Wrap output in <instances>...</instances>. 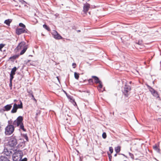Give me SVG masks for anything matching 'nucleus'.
Here are the masks:
<instances>
[{
	"label": "nucleus",
	"instance_id": "f257e3e1",
	"mask_svg": "<svg viewBox=\"0 0 161 161\" xmlns=\"http://www.w3.org/2000/svg\"><path fill=\"white\" fill-rule=\"evenodd\" d=\"M23 118L22 116H19L12 123L14 126L19 127V130H22L24 132L26 131V130L24 127L23 122Z\"/></svg>",
	"mask_w": 161,
	"mask_h": 161
},
{
	"label": "nucleus",
	"instance_id": "f03ea898",
	"mask_svg": "<svg viewBox=\"0 0 161 161\" xmlns=\"http://www.w3.org/2000/svg\"><path fill=\"white\" fill-rule=\"evenodd\" d=\"M15 127L12 123V120H8V125L5 129V135L9 136L11 135L14 130Z\"/></svg>",
	"mask_w": 161,
	"mask_h": 161
},
{
	"label": "nucleus",
	"instance_id": "7ed1b4c3",
	"mask_svg": "<svg viewBox=\"0 0 161 161\" xmlns=\"http://www.w3.org/2000/svg\"><path fill=\"white\" fill-rule=\"evenodd\" d=\"M23 156L22 151L18 150L13 154L12 158L13 161H20Z\"/></svg>",
	"mask_w": 161,
	"mask_h": 161
},
{
	"label": "nucleus",
	"instance_id": "20e7f679",
	"mask_svg": "<svg viewBox=\"0 0 161 161\" xmlns=\"http://www.w3.org/2000/svg\"><path fill=\"white\" fill-rule=\"evenodd\" d=\"M17 143V141L15 136H14V134L11 136L8 142V145L13 147H14Z\"/></svg>",
	"mask_w": 161,
	"mask_h": 161
},
{
	"label": "nucleus",
	"instance_id": "39448f33",
	"mask_svg": "<svg viewBox=\"0 0 161 161\" xmlns=\"http://www.w3.org/2000/svg\"><path fill=\"white\" fill-rule=\"evenodd\" d=\"M131 90V87L128 85L125 84L124 87V90L122 91V93L125 97H128L130 93V91Z\"/></svg>",
	"mask_w": 161,
	"mask_h": 161
},
{
	"label": "nucleus",
	"instance_id": "423d86ee",
	"mask_svg": "<svg viewBox=\"0 0 161 161\" xmlns=\"http://www.w3.org/2000/svg\"><path fill=\"white\" fill-rule=\"evenodd\" d=\"M92 77L94 79V83L96 84H99L98 87L101 89L103 87V85L102 81L99 80V78L96 76H92Z\"/></svg>",
	"mask_w": 161,
	"mask_h": 161
},
{
	"label": "nucleus",
	"instance_id": "0eeeda50",
	"mask_svg": "<svg viewBox=\"0 0 161 161\" xmlns=\"http://www.w3.org/2000/svg\"><path fill=\"white\" fill-rule=\"evenodd\" d=\"M3 153L5 155L8 156V158L9 159L13 154L12 152L7 148L4 147Z\"/></svg>",
	"mask_w": 161,
	"mask_h": 161
},
{
	"label": "nucleus",
	"instance_id": "6e6552de",
	"mask_svg": "<svg viewBox=\"0 0 161 161\" xmlns=\"http://www.w3.org/2000/svg\"><path fill=\"white\" fill-rule=\"evenodd\" d=\"M25 47H28V45H26V42H25L23 41H22L18 44V46L15 49V50L18 51L19 50L21 49L22 48H24Z\"/></svg>",
	"mask_w": 161,
	"mask_h": 161
},
{
	"label": "nucleus",
	"instance_id": "1a4fd4ad",
	"mask_svg": "<svg viewBox=\"0 0 161 161\" xmlns=\"http://www.w3.org/2000/svg\"><path fill=\"white\" fill-rule=\"evenodd\" d=\"M52 34L53 37L56 39L59 40L62 38V36L55 30L53 31Z\"/></svg>",
	"mask_w": 161,
	"mask_h": 161
},
{
	"label": "nucleus",
	"instance_id": "9d476101",
	"mask_svg": "<svg viewBox=\"0 0 161 161\" xmlns=\"http://www.w3.org/2000/svg\"><path fill=\"white\" fill-rule=\"evenodd\" d=\"M25 30L24 28H17L15 31V33L18 35L24 33Z\"/></svg>",
	"mask_w": 161,
	"mask_h": 161
},
{
	"label": "nucleus",
	"instance_id": "9b49d317",
	"mask_svg": "<svg viewBox=\"0 0 161 161\" xmlns=\"http://www.w3.org/2000/svg\"><path fill=\"white\" fill-rule=\"evenodd\" d=\"M12 104H10L5 106L2 110L3 111H9L12 107Z\"/></svg>",
	"mask_w": 161,
	"mask_h": 161
},
{
	"label": "nucleus",
	"instance_id": "f8f14e48",
	"mask_svg": "<svg viewBox=\"0 0 161 161\" xmlns=\"http://www.w3.org/2000/svg\"><path fill=\"white\" fill-rule=\"evenodd\" d=\"M90 7V4L87 3L84 4L83 6V11L85 13H86Z\"/></svg>",
	"mask_w": 161,
	"mask_h": 161
},
{
	"label": "nucleus",
	"instance_id": "ddd939ff",
	"mask_svg": "<svg viewBox=\"0 0 161 161\" xmlns=\"http://www.w3.org/2000/svg\"><path fill=\"white\" fill-rule=\"evenodd\" d=\"M146 85L152 95L157 91L148 85L146 84Z\"/></svg>",
	"mask_w": 161,
	"mask_h": 161
},
{
	"label": "nucleus",
	"instance_id": "4468645a",
	"mask_svg": "<svg viewBox=\"0 0 161 161\" xmlns=\"http://www.w3.org/2000/svg\"><path fill=\"white\" fill-rule=\"evenodd\" d=\"M19 56V54H15L9 58V59L12 62H14V60L18 58Z\"/></svg>",
	"mask_w": 161,
	"mask_h": 161
},
{
	"label": "nucleus",
	"instance_id": "2eb2a0df",
	"mask_svg": "<svg viewBox=\"0 0 161 161\" xmlns=\"http://www.w3.org/2000/svg\"><path fill=\"white\" fill-rule=\"evenodd\" d=\"M19 104H17L16 103H14V104L15 105V106L18 108H23V103L21 100H19Z\"/></svg>",
	"mask_w": 161,
	"mask_h": 161
},
{
	"label": "nucleus",
	"instance_id": "dca6fc26",
	"mask_svg": "<svg viewBox=\"0 0 161 161\" xmlns=\"http://www.w3.org/2000/svg\"><path fill=\"white\" fill-rule=\"evenodd\" d=\"M0 161H9V160L8 157L1 155L0 156Z\"/></svg>",
	"mask_w": 161,
	"mask_h": 161
},
{
	"label": "nucleus",
	"instance_id": "f3484780",
	"mask_svg": "<svg viewBox=\"0 0 161 161\" xmlns=\"http://www.w3.org/2000/svg\"><path fill=\"white\" fill-rule=\"evenodd\" d=\"M19 68V67H18V68H17L16 67L14 66L13 68L12 69L10 74L14 75L15 74V72Z\"/></svg>",
	"mask_w": 161,
	"mask_h": 161
},
{
	"label": "nucleus",
	"instance_id": "a211bd4d",
	"mask_svg": "<svg viewBox=\"0 0 161 161\" xmlns=\"http://www.w3.org/2000/svg\"><path fill=\"white\" fill-rule=\"evenodd\" d=\"M17 109L18 108L15 106V105L14 104L13 108L11 110V112L13 114L16 113L17 111Z\"/></svg>",
	"mask_w": 161,
	"mask_h": 161
},
{
	"label": "nucleus",
	"instance_id": "6ab92c4d",
	"mask_svg": "<svg viewBox=\"0 0 161 161\" xmlns=\"http://www.w3.org/2000/svg\"><path fill=\"white\" fill-rule=\"evenodd\" d=\"M153 148L154 150L157 152L158 153H160V149L158 147L157 145H155V146H153Z\"/></svg>",
	"mask_w": 161,
	"mask_h": 161
},
{
	"label": "nucleus",
	"instance_id": "aec40b11",
	"mask_svg": "<svg viewBox=\"0 0 161 161\" xmlns=\"http://www.w3.org/2000/svg\"><path fill=\"white\" fill-rule=\"evenodd\" d=\"M21 135L22 137L24 138L26 140L25 142H29V139L27 135V134H22L21 133Z\"/></svg>",
	"mask_w": 161,
	"mask_h": 161
},
{
	"label": "nucleus",
	"instance_id": "412c9836",
	"mask_svg": "<svg viewBox=\"0 0 161 161\" xmlns=\"http://www.w3.org/2000/svg\"><path fill=\"white\" fill-rule=\"evenodd\" d=\"M12 20L10 19H8L4 21V23L8 26H10V24Z\"/></svg>",
	"mask_w": 161,
	"mask_h": 161
},
{
	"label": "nucleus",
	"instance_id": "4be33fe9",
	"mask_svg": "<svg viewBox=\"0 0 161 161\" xmlns=\"http://www.w3.org/2000/svg\"><path fill=\"white\" fill-rule=\"evenodd\" d=\"M27 48H28V47H24V48H23V49L21 50V51L20 52L19 55H22L23 54H24L26 52Z\"/></svg>",
	"mask_w": 161,
	"mask_h": 161
},
{
	"label": "nucleus",
	"instance_id": "5701e85b",
	"mask_svg": "<svg viewBox=\"0 0 161 161\" xmlns=\"http://www.w3.org/2000/svg\"><path fill=\"white\" fill-rule=\"evenodd\" d=\"M152 95L155 97L156 98H158L159 100H160V98L159 97L158 92L157 91L154 93V94Z\"/></svg>",
	"mask_w": 161,
	"mask_h": 161
},
{
	"label": "nucleus",
	"instance_id": "b1692460",
	"mask_svg": "<svg viewBox=\"0 0 161 161\" xmlns=\"http://www.w3.org/2000/svg\"><path fill=\"white\" fill-rule=\"evenodd\" d=\"M43 27L44 28L47 30V31H51V29L50 27L46 24H44L43 25Z\"/></svg>",
	"mask_w": 161,
	"mask_h": 161
},
{
	"label": "nucleus",
	"instance_id": "393cba45",
	"mask_svg": "<svg viewBox=\"0 0 161 161\" xmlns=\"http://www.w3.org/2000/svg\"><path fill=\"white\" fill-rule=\"evenodd\" d=\"M120 150V147L119 146H118L115 148V150L116 153H118L119 152Z\"/></svg>",
	"mask_w": 161,
	"mask_h": 161
},
{
	"label": "nucleus",
	"instance_id": "a878e982",
	"mask_svg": "<svg viewBox=\"0 0 161 161\" xmlns=\"http://www.w3.org/2000/svg\"><path fill=\"white\" fill-rule=\"evenodd\" d=\"M27 92L29 93L28 95L29 97H32L34 96L33 92L31 90L28 91Z\"/></svg>",
	"mask_w": 161,
	"mask_h": 161
},
{
	"label": "nucleus",
	"instance_id": "bb28decb",
	"mask_svg": "<svg viewBox=\"0 0 161 161\" xmlns=\"http://www.w3.org/2000/svg\"><path fill=\"white\" fill-rule=\"evenodd\" d=\"M74 76L75 79L77 80L78 79L79 77V74L76 72H75Z\"/></svg>",
	"mask_w": 161,
	"mask_h": 161
},
{
	"label": "nucleus",
	"instance_id": "cd10ccee",
	"mask_svg": "<svg viewBox=\"0 0 161 161\" xmlns=\"http://www.w3.org/2000/svg\"><path fill=\"white\" fill-rule=\"evenodd\" d=\"M135 44H138L139 45H141L142 44V41L139 40L137 42H135Z\"/></svg>",
	"mask_w": 161,
	"mask_h": 161
},
{
	"label": "nucleus",
	"instance_id": "c85d7f7f",
	"mask_svg": "<svg viewBox=\"0 0 161 161\" xmlns=\"http://www.w3.org/2000/svg\"><path fill=\"white\" fill-rule=\"evenodd\" d=\"M19 140L21 141V143L22 144V145H21V146L25 145V141L23 139H22V138H20Z\"/></svg>",
	"mask_w": 161,
	"mask_h": 161
},
{
	"label": "nucleus",
	"instance_id": "c756f323",
	"mask_svg": "<svg viewBox=\"0 0 161 161\" xmlns=\"http://www.w3.org/2000/svg\"><path fill=\"white\" fill-rule=\"evenodd\" d=\"M107 154L108 156L109 159V161H111V159L112 158V156L111 153H110L109 152H107Z\"/></svg>",
	"mask_w": 161,
	"mask_h": 161
},
{
	"label": "nucleus",
	"instance_id": "7c9ffc66",
	"mask_svg": "<svg viewBox=\"0 0 161 161\" xmlns=\"http://www.w3.org/2000/svg\"><path fill=\"white\" fill-rule=\"evenodd\" d=\"M19 26L21 27V28H25V25L22 23H20L19 24Z\"/></svg>",
	"mask_w": 161,
	"mask_h": 161
},
{
	"label": "nucleus",
	"instance_id": "2f4dec72",
	"mask_svg": "<svg viewBox=\"0 0 161 161\" xmlns=\"http://www.w3.org/2000/svg\"><path fill=\"white\" fill-rule=\"evenodd\" d=\"M5 45V44L1 43L0 44V51H2V49L3 48Z\"/></svg>",
	"mask_w": 161,
	"mask_h": 161
},
{
	"label": "nucleus",
	"instance_id": "473e14b6",
	"mask_svg": "<svg viewBox=\"0 0 161 161\" xmlns=\"http://www.w3.org/2000/svg\"><path fill=\"white\" fill-rule=\"evenodd\" d=\"M14 75H13L11 74H10V79L9 81H12V80L14 78Z\"/></svg>",
	"mask_w": 161,
	"mask_h": 161
},
{
	"label": "nucleus",
	"instance_id": "72a5a7b5",
	"mask_svg": "<svg viewBox=\"0 0 161 161\" xmlns=\"http://www.w3.org/2000/svg\"><path fill=\"white\" fill-rule=\"evenodd\" d=\"M102 136L103 138L105 139L107 137V135L106 133L105 132H103L102 134Z\"/></svg>",
	"mask_w": 161,
	"mask_h": 161
},
{
	"label": "nucleus",
	"instance_id": "f704fd0d",
	"mask_svg": "<svg viewBox=\"0 0 161 161\" xmlns=\"http://www.w3.org/2000/svg\"><path fill=\"white\" fill-rule=\"evenodd\" d=\"M109 151L110 152V153H112L113 152V147H109Z\"/></svg>",
	"mask_w": 161,
	"mask_h": 161
},
{
	"label": "nucleus",
	"instance_id": "c9c22d12",
	"mask_svg": "<svg viewBox=\"0 0 161 161\" xmlns=\"http://www.w3.org/2000/svg\"><path fill=\"white\" fill-rule=\"evenodd\" d=\"M25 30V32L24 33H27L28 34H30V32L26 28V27L24 28Z\"/></svg>",
	"mask_w": 161,
	"mask_h": 161
},
{
	"label": "nucleus",
	"instance_id": "e433bc0d",
	"mask_svg": "<svg viewBox=\"0 0 161 161\" xmlns=\"http://www.w3.org/2000/svg\"><path fill=\"white\" fill-rule=\"evenodd\" d=\"M88 81L89 83L90 84H91V83L93 84V80L92 79H88Z\"/></svg>",
	"mask_w": 161,
	"mask_h": 161
},
{
	"label": "nucleus",
	"instance_id": "4c0bfd02",
	"mask_svg": "<svg viewBox=\"0 0 161 161\" xmlns=\"http://www.w3.org/2000/svg\"><path fill=\"white\" fill-rule=\"evenodd\" d=\"M70 99L71 101V102L72 103H74L75 102V99L72 97L70 98Z\"/></svg>",
	"mask_w": 161,
	"mask_h": 161
},
{
	"label": "nucleus",
	"instance_id": "58836bf2",
	"mask_svg": "<svg viewBox=\"0 0 161 161\" xmlns=\"http://www.w3.org/2000/svg\"><path fill=\"white\" fill-rule=\"evenodd\" d=\"M129 153V155L130 157L131 158H132V159H134V155H133V154L130 153V152Z\"/></svg>",
	"mask_w": 161,
	"mask_h": 161
},
{
	"label": "nucleus",
	"instance_id": "ea45409f",
	"mask_svg": "<svg viewBox=\"0 0 161 161\" xmlns=\"http://www.w3.org/2000/svg\"><path fill=\"white\" fill-rule=\"evenodd\" d=\"M10 83L9 85V87L10 88V89H12V81H9Z\"/></svg>",
	"mask_w": 161,
	"mask_h": 161
},
{
	"label": "nucleus",
	"instance_id": "a19ab883",
	"mask_svg": "<svg viewBox=\"0 0 161 161\" xmlns=\"http://www.w3.org/2000/svg\"><path fill=\"white\" fill-rule=\"evenodd\" d=\"M27 159L26 158H25L23 159H21L20 161H27Z\"/></svg>",
	"mask_w": 161,
	"mask_h": 161
},
{
	"label": "nucleus",
	"instance_id": "79ce46f5",
	"mask_svg": "<svg viewBox=\"0 0 161 161\" xmlns=\"http://www.w3.org/2000/svg\"><path fill=\"white\" fill-rule=\"evenodd\" d=\"M40 114V112L36 113V116L35 117V118H36L37 117L38 115Z\"/></svg>",
	"mask_w": 161,
	"mask_h": 161
},
{
	"label": "nucleus",
	"instance_id": "37998d69",
	"mask_svg": "<svg viewBox=\"0 0 161 161\" xmlns=\"http://www.w3.org/2000/svg\"><path fill=\"white\" fill-rule=\"evenodd\" d=\"M72 66L73 68H75L76 66V64L75 63H73Z\"/></svg>",
	"mask_w": 161,
	"mask_h": 161
},
{
	"label": "nucleus",
	"instance_id": "c03bdc74",
	"mask_svg": "<svg viewBox=\"0 0 161 161\" xmlns=\"http://www.w3.org/2000/svg\"><path fill=\"white\" fill-rule=\"evenodd\" d=\"M19 1L22 4H24L25 2L24 0H19Z\"/></svg>",
	"mask_w": 161,
	"mask_h": 161
},
{
	"label": "nucleus",
	"instance_id": "a18cd8bd",
	"mask_svg": "<svg viewBox=\"0 0 161 161\" xmlns=\"http://www.w3.org/2000/svg\"><path fill=\"white\" fill-rule=\"evenodd\" d=\"M31 99L35 101L36 102H37L36 99L34 97V96L31 97Z\"/></svg>",
	"mask_w": 161,
	"mask_h": 161
},
{
	"label": "nucleus",
	"instance_id": "49530a36",
	"mask_svg": "<svg viewBox=\"0 0 161 161\" xmlns=\"http://www.w3.org/2000/svg\"><path fill=\"white\" fill-rule=\"evenodd\" d=\"M119 155H120V154L122 155L123 156H124L125 157H126V158H127V157L126 155H125V154H124L119 153Z\"/></svg>",
	"mask_w": 161,
	"mask_h": 161
},
{
	"label": "nucleus",
	"instance_id": "de8ad7c7",
	"mask_svg": "<svg viewBox=\"0 0 161 161\" xmlns=\"http://www.w3.org/2000/svg\"><path fill=\"white\" fill-rule=\"evenodd\" d=\"M73 104L74 105V106H77V104H76V102H75L74 103H73Z\"/></svg>",
	"mask_w": 161,
	"mask_h": 161
},
{
	"label": "nucleus",
	"instance_id": "09e8293b",
	"mask_svg": "<svg viewBox=\"0 0 161 161\" xmlns=\"http://www.w3.org/2000/svg\"><path fill=\"white\" fill-rule=\"evenodd\" d=\"M31 61L30 60H28L26 62V63H29Z\"/></svg>",
	"mask_w": 161,
	"mask_h": 161
},
{
	"label": "nucleus",
	"instance_id": "8fccbe9b",
	"mask_svg": "<svg viewBox=\"0 0 161 161\" xmlns=\"http://www.w3.org/2000/svg\"><path fill=\"white\" fill-rule=\"evenodd\" d=\"M75 26H73L72 27V29H75Z\"/></svg>",
	"mask_w": 161,
	"mask_h": 161
},
{
	"label": "nucleus",
	"instance_id": "3c124183",
	"mask_svg": "<svg viewBox=\"0 0 161 161\" xmlns=\"http://www.w3.org/2000/svg\"><path fill=\"white\" fill-rule=\"evenodd\" d=\"M80 161H82V160L80 157Z\"/></svg>",
	"mask_w": 161,
	"mask_h": 161
},
{
	"label": "nucleus",
	"instance_id": "603ef678",
	"mask_svg": "<svg viewBox=\"0 0 161 161\" xmlns=\"http://www.w3.org/2000/svg\"><path fill=\"white\" fill-rule=\"evenodd\" d=\"M18 101V100H17L16 99H14V102H17Z\"/></svg>",
	"mask_w": 161,
	"mask_h": 161
},
{
	"label": "nucleus",
	"instance_id": "864d4df0",
	"mask_svg": "<svg viewBox=\"0 0 161 161\" xmlns=\"http://www.w3.org/2000/svg\"><path fill=\"white\" fill-rule=\"evenodd\" d=\"M77 31L78 32H80L81 31L80 30H78Z\"/></svg>",
	"mask_w": 161,
	"mask_h": 161
},
{
	"label": "nucleus",
	"instance_id": "5fc2aeb1",
	"mask_svg": "<svg viewBox=\"0 0 161 161\" xmlns=\"http://www.w3.org/2000/svg\"><path fill=\"white\" fill-rule=\"evenodd\" d=\"M117 156V153H116V154H115L114 155V156L115 157H116Z\"/></svg>",
	"mask_w": 161,
	"mask_h": 161
},
{
	"label": "nucleus",
	"instance_id": "6e6d98bb",
	"mask_svg": "<svg viewBox=\"0 0 161 161\" xmlns=\"http://www.w3.org/2000/svg\"><path fill=\"white\" fill-rule=\"evenodd\" d=\"M29 56L30 57V56H31V57H32V55H29Z\"/></svg>",
	"mask_w": 161,
	"mask_h": 161
},
{
	"label": "nucleus",
	"instance_id": "4d7b16f0",
	"mask_svg": "<svg viewBox=\"0 0 161 161\" xmlns=\"http://www.w3.org/2000/svg\"><path fill=\"white\" fill-rule=\"evenodd\" d=\"M57 78L58 80L59 81V79H58V77H57Z\"/></svg>",
	"mask_w": 161,
	"mask_h": 161
},
{
	"label": "nucleus",
	"instance_id": "13d9d810",
	"mask_svg": "<svg viewBox=\"0 0 161 161\" xmlns=\"http://www.w3.org/2000/svg\"><path fill=\"white\" fill-rule=\"evenodd\" d=\"M131 81H130V83H131Z\"/></svg>",
	"mask_w": 161,
	"mask_h": 161
},
{
	"label": "nucleus",
	"instance_id": "bf43d9fd",
	"mask_svg": "<svg viewBox=\"0 0 161 161\" xmlns=\"http://www.w3.org/2000/svg\"><path fill=\"white\" fill-rule=\"evenodd\" d=\"M77 152L79 153V152L78 151H77Z\"/></svg>",
	"mask_w": 161,
	"mask_h": 161
},
{
	"label": "nucleus",
	"instance_id": "052dcab7",
	"mask_svg": "<svg viewBox=\"0 0 161 161\" xmlns=\"http://www.w3.org/2000/svg\"><path fill=\"white\" fill-rule=\"evenodd\" d=\"M153 83H154V81L153 82Z\"/></svg>",
	"mask_w": 161,
	"mask_h": 161
},
{
	"label": "nucleus",
	"instance_id": "680f3d73",
	"mask_svg": "<svg viewBox=\"0 0 161 161\" xmlns=\"http://www.w3.org/2000/svg\"><path fill=\"white\" fill-rule=\"evenodd\" d=\"M124 161H125V160Z\"/></svg>",
	"mask_w": 161,
	"mask_h": 161
}]
</instances>
